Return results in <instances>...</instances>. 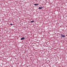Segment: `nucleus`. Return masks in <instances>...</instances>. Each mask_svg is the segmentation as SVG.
Wrapping results in <instances>:
<instances>
[{
    "label": "nucleus",
    "mask_w": 67,
    "mask_h": 67,
    "mask_svg": "<svg viewBox=\"0 0 67 67\" xmlns=\"http://www.w3.org/2000/svg\"><path fill=\"white\" fill-rule=\"evenodd\" d=\"M60 35H61L62 37H65V35H63L62 34H61Z\"/></svg>",
    "instance_id": "1"
},
{
    "label": "nucleus",
    "mask_w": 67,
    "mask_h": 67,
    "mask_svg": "<svg viewBox=\"0 0 67 67\" xmlns=\"http://www.w3.org/2000/svg\"><path fill=\"white\" fill-rule=\"evenodd\" d=\"M25 40V38L24 37H23L21 38V40Z\"/></svg>",
    "instance_id": "2"
},
{
    "label": "nucleus",
    "mask_w": 67,
    "mask_h": 67,
    "mask_svg": "<svg viewBox=\"0 0 67 67\" xmlns=\"http://www.w3.org/2000/svg\"><path fill=\"white\" fill-rule=\"evenodd\" d=\"M44 8L43 7H39L38 9H43Z\"/></svg>",
    "instance_id": "3"
},
{
    "label": "nucleus",
    "mask_w": 67,
    "mask_h": 67,
    "mask_svg": "<svg viewBox=\"0 0 67 67\" xmlns=\"http://www.w3.org/2000/svg\"><path fill=\"white\" fill-rule=\"evenodd\" d=\"M34 5H36H36H38V4H34Z\"/></svg>",
    "instance_id": "4"
},
{
    "label": "nucleus",
    "mask_w": 67,
    "mask_h": 67,
    "mask_svg": "<svg viewBox=\"0 0 67 67\" xmlns=\"http://www.w3.org/2000/svg\"><path fill=\"white\" fill-rule=\"evenodd\" d=\"M34 22V20H32V21H30V23H32V22Z\"/></svg>",
    "instance_id": "5"
},
{
    "label": "nucleus",
    "mask_w": 67,
    "mask_h": 67,
    "mask_svg": "<svg viewBox=\"0 0 67 67\" xmlns=\"http://www.w3.org/2000/svg\"><path fill=\"white\" fill-rule=\"evenodd\" d=\"M10 24V25H13V24Z\"/></svg>",
    "instance_id": "6"
}]
</instances>
